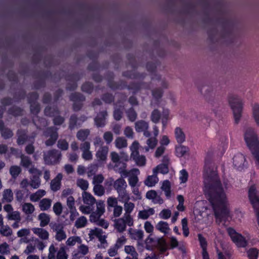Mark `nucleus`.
<instances>
[{"mask_svg":"<svg viewBox=\"0 0 259 259\" xmlns=\"http://www.w3.org/2000/svg\"><path fill=\"white\" fill-rule=\"evenodd\" d=\"M213 154L208 152L205 159L204 167V192L213 206L216 223L220 224L229 217V210L225 206L226 195L212 162Z\"/></svg>","mask_w":259,"mask_h":259,"instance_id":"1","label":"nucleus"},{"mask_svg":"<svg viewBox=\"0 0 259 259\" xmlns=\"http://www.w3.org/2000/svg\"><path fill=\"white\" fill-rule=\"evenodd\" d=\"M244 139L248 147L256 160L259 166V141L253 128L246 127L244 131Z\"/></svg>","mask_w":259,"mask_h":259,"instance_id":"2","label":"nucleus"},{"mask_svg":"<svg viewBox=\"0 0 259 259\" xmlns=\"http://www.w3.org/2000/svg\"><path fill=\"white\" fill-rule=\"evenodd\" d=\"M227 100L233 112L234 122L237 124L240 122L242 116V101L238 95L232 94L228 95Z\"/></svg>","mask_w":259,"mask_h":259,"instance_id":"3","label":"nucleus"},{"mask_svg":"<svg viewBox=\"0 0 259 259\" xmlns=\"http://www.w3.org/2000/svg\"><path fill=\"white\" fill-rule=\"evenodd\" d=\"M112 184L113 188L118 194L119 199H122L125 200L130 199V196L126 190L127 184L123 178L120 177L115 181H113L112 178H110L109 185L110 186Z\"/></svg>","mask_w":259,"mask_h":259,"instance_id":"4","label":"nucleus"},{"mask_svg":"<svg viewBox=\"0 0 259 259\" xmlns=\"http://www.w3.org/2000/svg\"><path fill=\"white\" fill-rule=\"evenodd\" d=\"M82 197L83 202L86 205H81L79 207V210L84 214H90L94 210L96 200L91 194L86 191L82 193Z\"/></svg>","mask_w":259,"mask_h":259,"instance_id":"5","label":"nucleus"},{"mask_svg":"<svg viewBox=\"0 0 259 259\" xmlns=\"http://www.w3.org/2000/svg\"><path fill=\"white\" fill-rule=\"evenodd\" d=\"M62 154L58 150L53 149L44 152L43 158L45 164L55 165L59 163L61 159Z\"/></svg>","mask_w":259,"mask_h":259,"instance_id":"6","label":"nucleus"},{"mask_svg":"<svg viewBox=\"0 0 259 259\" xmlns=\"http://www.w3.org/2000/svg\"><path fill=\"white\" fill-rule=\"evenodd\" d=\"M58 130L55 126H50L43 132V136L46 139L45 142L46 146H52L55 144L59 138Z\"/></svg>","mask_w":259,"mask_h":259,"instance_id":"7","label":"nucleus"},{"mask_svg":"<svg viewBox=\"0 0 259 259\" xmlns=\"http://www.w3.org/2000/svg\"><path fill=\"white\" fill-rule=\"evenodd\" d=\"M169 112L168 109H163L162 113L159 110L155 109L153 110L150 116L151 120L154 123H157L159 122L160 118H161V122L163 125V128H165L167 121L169 119Z\"/></svg>","mask_w":259,"mask_h":259,"instance_id":"8","label":"nucleus"},{"mask_svg":"<svg viewBox=\"0 0 259 259\" xmlns=\"http://www.w3.org/2000/svg\"><path fill=\"white\" fill-rule=\"evenodd\" d=\"M249 201L257 217L258 225L259 226V196L257 195V191L254 185L251 186L248 192Z\"/></svg>","mask_w":259,"mask_h":259,"instance_id":"9","label":"nucleus"},{"mask_svg":"<svg viewBox=\"0 0 259 259\" xmlns=\"http://www.w3.org/2000/svg\"><path fill=\"white\" fill-rule=\"evenodd\" d=\"M227 232L233 242L235 243L237 246L242 247L246 246L247 242L245 239L241 234L237 233L234 229L228 228L227 229Z\"/></svg>","mask_w":259,"mask_h":259,"instance_id":"10","label":"nucleus"},{"mask_svg":"<svg viewBox=\"0 0 259 259\" xmlns=\"http://www.w3.org/2000/svg\"><path fill=\"white\" fill-rule=\"evenodd\" d=\"M29 172L32 175L29 185L34 189L38 188L40 185V176L41 175V171L34 167H32L29 168Z\"/></svg>","mask_w":259,"mask_h":259,"instance_id":"11","label":"nucleus"},{"mask_svg":"<svg viewBox=\"0 0 259 259\" xmlns=\"http://www.w3.org/2000/svg\"><path fill=\"white\" fill-rule=\"evenodd\" d=\"M199 90L204 99L213 106L214 93L212 88L208 85H203L199 88Z\"/></svg>","mask_w":259,"mask_h":259,"instance_id":"12","label":"nucleus"},{"mask_svg":"<svg viewBox=\"0 0 259 259\" xmlns=\"http://www.w3.org/2000/svg\"><path fill=\"white\" fill-rule=\"evenodd\" d=\"M38 95L36 93H32L29 94L28 97V102L30 104V111L32 114H37L40 111V105L36 102Z\"/></svg>","mask_w":259,"mask_h":259,"instance_id":"13","label":"nucleus"},{"mask_svg":"<svg viewBox=\"0 0 259 259\" xmlns=\"http://www.w3.org/2000/svg\"><path fill=\"white\" fill-rule=\"evenodd\" d=\"M70 100L74 102L73 109L75 111H78L81 109L82 107V104L80 102L85 100V97L79 93H74L70 96Z\"/></svg>","mask_w":259,"mask_h":259,"instance_id":"14","label":"nucleus"},{"mask_svg":"<svg viewBox=\"0 0 259 259\" xmlns=\"http://www.w3.org/2000/svg\"><path fill=\"white\" fill-rule=\"evenodd\" d=\"M108 116L107 111L103 110L99 112L94 118L95 124L97 127H103L106 124V118Z\"/></svg>","mask_w":259,"mask_h":259,"instance_id":"15","label":"nucleus"},{"mask_svg":"<svg viewBox=\"0 0 259 259\" xmlns=\"http://www.w3.org/2000/svg\"><path fill=\"white\" fill-rule=\"evenodd\" d=\"M233 159V165L238 169H242L247 165L245 157L242 154H237Z\"/></svg>","mask_w":259,"mask_h":259,"instance_id":"16","label":"nucleus"},{"mask_svg":"<svg viewBox=\"0 0 259 259\" xmlns=\"http://www.w3.org/2000/svg\"><path fill=\"white\" fill-rule=\"evenodd\" d=\"M109 147L107 146L101 145L96 153L98 161H105L107 159Z\"/></svg>","mask_w":259,"mask_h":259,"instance_id":"17","label":"nucleus"},{"mask_svg":"<svg viewBox=\"0 0 259 259\" xmlns=\"http://www.w3.org/2000/svg\"><path fill=\"white\" fill-rule=\"evenodd\" d=\"M17 143L19 145H23L29 138L27 136V132L24 130H18L17 132Z\"/></svg>","mask_w":259,"mask_h":259,"instance_id":"18","label":"nucleus"},{"mask_svg":"<svg viewBox=\"0 0 259 259\" xmlns=\"http://www.w3.org/2000/svg\"><path fill=\"white\" fill-rule=\"evenodd\" d=\"M63 176L61 174H58L57 176L51 181V189L52 191L56 192L60 189L61 181Z\"/></svg>","mask_w":259,"mask_h":259,"instance_id":"19","label":"nucleus"},{"mask_svg":"<svg viewBox=\"0 0 259 259\" xmlns=\"http://www.w3.org/2000/svg\"><path fill=\"white\" fill-rule=\"evenodd\" d=\"M81 126V122L79 121L78 117L75 114H72L69 119L68 128L73 130Z\"/></svg>","mask_w":259,"mask_h":259,"instance_id":"20","label":"nucleus"},{"mask_svg":"<svg viewBox=\"0 0 259 259\" xmlns=\"http://www.w3.org/2000/svg\"><path fill=\"white\" fill-rule=\"evenodd\" d=\"M135 130L138 133H141L149 128V123L143 120H140L135 123Z\"/></svg>","mask_w":259,"mask_h":259,"instance_id":"21","label":"nucleus"},{"mask_svg":"<svg viewBox=\"0 0 259 259\" xmlns=\"http://www.w3.org/2000/svg\"><path fill=\"white\" fill-rule=\"evenodd\" d=\"M33 232L42 240H47L49 238V233L42 228H34L32 229Z\"/></svg>","mask_w":259,"mask_h":259,"instance_id":"22","label":"nucleus"},{"mask_svg":"<svg viewBox=\"0 0 259 259\" xmlns=\"http://www.w3.org/2000/svg\"><path fill=\"white\" fill-rule=\"evenodd\" d=\"M13 200V193L11 189H5L3 192L2 202L3 203H10Z\"/></svg>","mask_w":259,"mask_h":259,"instance_id":"23","label":"nucleus"},{"mask_svg":"<svg viewBox=\"0 0 259 259\" xmlns=\"http://www.w3.org/2000/svg\"><path fill=\"white\" fill-rule=\"evenodd\" d=\"M114 222V228L118 232L122 233L125 230L126 226L122 218L115 219Z\"/></svg>","mask_w":259,"mask_h":259,"instance_id":"24","label":"nucleus"},{"mask_svg":"<svg viewBox=\"0 0 259 259\" xmlns=\"http://www.w3.org/2000/svg\"><path fill=\"white\" fill-rule=\"evenodd\" d=\"M90 133V130L88 128L80 129L77 132L76 136L78 140L86 141Z\"/></svg>","mask_w":259,"mask_h":259,"instance_id":"25","label":"nucleus"},{"mask_svg":"<svg viewBox=\"0 0 259 259\" xmlns=\"http://www.w3.org/2000/svg\"><path fill=\"white\" fill-rule=\"evenodd\" d=\"M45 115L49 117H55L60 114V111L55 107L47 106L44 110Z\"/></svg>","mask_w":259,"mask_h":259,"instance_id":"26","label":"nucleus"},{"mask_svg":"<svg viewBox=\"0 0 259 259\" xmlns=\"http://www.w3.org/2000/svg\"><path fill=\"white\" fill-rule=\"evenodd\" d=\"M175 135L176 139L179 144H182L185 141V135L181 128L176 127L175 130Z\"/></svg>","mask_w":259,"mask_h":259,"instance_id":"27","label":"nucleus"},{"mask_svg":"<svg viewBox=\"0 0 259 259\" xmlns=\"http://www.w3.org/2000/svg\"><path fill=\"white\" fill-rule=\"evenodd\" d=\"M129 200L130 199H128L127 200H125L122 199H119L120 201L124 203V210L125 211V213L124 214H131V213L135 208L134 203L132 202H129Z\"/></svg>","mask_w":259,"mask_h":259,"instance_id":"28","label":"nucleus"},{"mask_svg":"<svg viewBox=\"0 0 259 259\" xmlns=\"http://www.w3.org/2000/svg\"><path fill=\"white\" fill-rule=\"evenodd\" d=\"M38 220L40 221V226L44 227L49 224L50 221V215L45 212L40 213L38 216Z\"/></svg>","mask_w":259,"mask_h":259,"instance_id":"29","label":"nucleus"},{"mask_svg":"<svg viewBox=\"0 0 259 259\" xmlns=\"http://www.w3.org/2000/svg\"><path fill=\"white\" fill-rule=\"evenodd\" d=\"M33 121L37 129L41 130L48 125V122L46 119L39 117L37 116L33 119Z\"/></svg>","mask_w":259,"mask_h":259,"instance_id":"30","label":"nucleus"},{"mask_svg":"<svg viewBox=\"0 0 259 259\" xmlns=\"http://www.w3.org/2000/svg\"><path fill=\"white\" fill-rule=\"evenodd\" d=\"M52 204V200L49 198H44L39 201V207L41 210H48Z\"/></svg>","mask_w":259,"mask_h":259,"instance_id":"31","label":"nucleus"},{"mask_svg":"<svg viewBox=\"0 0 259 259\" xmlns=\"http://www.w3.org/2000/svg\"><path fill=\"white\" fill-rule=\"evenodd\" d=\"M158 182V178L157 175L153 174L152 176H149L145 180L144 183L148 187L154 186Z\"/></svg>","mask_w":259,"mask_h":259,"instance_id":"32","label":"nucleus"},{"mask_svg":"<svg viewBox=\"0 0 259 259\" xmlns=\"http://www.w3.org/2000/svg\"><path fill=\"white\" fill-rule=\"evenodd\" d=\"M158 171L162 174H167L169 171L167 164L165 163H162L157 165L155 168L153 169V174L157 175Z\"/></svg>","mask_w":259,"mask_h":259,"instance_id":"33","label":"nucleus"},{"mask_svg":"<svg viewBox=\"0 0 259 259\" xmlns=\"http://www.w3.org/2000/svg\"><path fill=\"white\" fill-rule=\"evenodd\" d=\"M130 148L132 151L131 157L134 160L140 156L139 152L138 151L139 143L137 141L134 142Z\"/></svg>","mask_w":259,"mask_h":259,"instance_id":"34","label":"nucleus"},{"mask_svg":"<svg viewBox=\"0 0 259 259\" xmlns=\"http://www.w3.org/2000/svg\"><path fill=\"white\" fill-rule=\"evenodd\" d=\"M46 191L44 190H38L35 193L32 194L30 196V199L31 201L36 202L38 201L42 197L45 195Z\"/></svg>","mask_w":259,"mask_h":259,"instance_id":"35","label":"nucleus"},{"mask_svg":"<svg viewBox=\"0 0 259 259\" xmlns=\"http://www.w3.org/2000/svg\"><path fill=\"white\" fill-rule=\"evenodd\" d=\"M154 213L153 208H150L148 210H141L139 212V218L143 220L147 219L150 215H153Z\"/></svg>","mask_w":259,"mask_h":259,"instance_id":"36","label":"nucleus"},{"mask_svg":"<svg viewBox=\"0 0 259 259\" xmlns=\"http://www.w3.org/2000/svg\"><path fill=\"white\" fill-rule=\"evenodd\" d=\"M252 115L256 125L259 126V104L257 103L252 105Z\"/></svg>","mask_w":259,"mask_h":259,"instance_id":"37","label":"nucleus"},{"mask_svg":"<svg viewBox=\"0 0 259 259\" xmlns=\"http://www.w3.org/2000/svg\"><path fill=\"white\" fill-rule=\"evenodd\" d=\"M115 146L118 149H121L127 147V141L123 138L121 137H117L115 141Z\"/></svg>","mask_w":259,"mask_h":259,"instance_id":"38","label":"nucleus"},{"mask_svg":"<svg viewBox=\"0 0 259 259\" xmlns=\"http://www.w3.org/2000/svg\"><path fill=\"white\" fill-rule=\"evenodd\" d=\"M21 158V165L25 168H28L32 165V161L29 157L22 154L20 156Z\"/></svg>","mask_w":259,"mask_h":259,"instance_id":"39","label":"nucleus"},{"mask_svg":"<svg viewBox=\"0 0 259 259\" xmlns=\"http://www.w3.org/2000/svg\"><path fill=\"white\" fill-rule=\"evenodd\" d=\"M155 227L158 230L164 234H166L169 230L168 224L163 221L159 222Z\"/></svg>","mask_w":259,"mask_h":259,"instance_id":"40","label":"nucleus"},{"mask_svg":"<svg viewBox=\"0 0 259 259\" xmlns=\"http://www.w3.org/2000/svg\"><path fill=\"white\" fill-rule=\"evenodd\" d=\"M161 189L164 191L165 196L169 198L170 197V183L168 180L163 181Z\"/></svg>","mask_w":259,"mask_h":259,"instance_id":"41","label":"nucleus"},{"mask_svg":"<svg viewBox=\"0 0 259 259\" xmlns=\"http://www.w3.org/2000/svg\"><path fill=\"white\" fill-rule=\"evenodd\" d=\"M110 157L111 161L115 163L114 168L117 167L119 165L122 164V162L120 161V157L118 154L116 152H111L110 153Z\"/></svg>","mask_w":259,"mask_h":259,"instance_id":"42","label":"nucleus"},{"mask_svg":"<svg viewBox=\"0 0 259 259\" xmlns=\"http://www.w3.org/2000/svg\"><path fill=\"white\" fill-rule=\"evenodd\" d=\"M103 234L102 229L96 228L94 229H91L89 233V238L90 240H93L95 237L98 238Z\"/></svg>","mask_w":259,"mask_h":259,"instance_id":"43","label":"nucleus"},{"mask_svg":"<svg viewBox=\"0 0 259 259\" xmlns=\"http://www.w3.org/2000/svg\"><path fill=\"white\" fill-rule=\"evenodd\" d=\"M132 229H130L129 232L132 239L137 240H141L143 238V232L142 230H136L131 232Z\"/></svg>","mask_w":259,"mask_h":259,"instance_id":"44","label":"nucleus"},{"mask_svg":"<svg viewBox=\"0 0 259 259\" xmlns=\"http://www.w3.org/2000/svg\"><path fill=\"white\" fill-rule=\"evenodd\" d=\"M22 210L26 214H32L34 210V206L30 203H25L22 205Z\"/></svg>","mask_w":259,"mask_h":259,"instance_id":"45","label":"nucleus"},{"mask_svg":"<svg viewBox=\"0 0 259 259\" xmlns=\"http://www.w3.org/2000/svg\"><path fill=\"white\" fill-rule=\"evenodd\" d=\"M126 114L129 120L132 122L135 121L137 118V113L133 107L127 109L126 111Z\"/></svg>","mask_w":259,"mask_h":259,"instance_id":"46","label":"nucleus"},{"mask_svg":"<svg viewBox=\"0 0 259 259\" xmlns=\"http://www.w3.org/2000/svg\"><path fill=\"white\" fill-rule=\"evenodd\" d=\"M21 172V168L17 165L11 166L10 168V174L13 179H16Z\"/></svg>","mask_w":259,"mask_h":259,"instance_id":"47","label":"nucleus"},{"mask_svg":"<svg viewBox=\"0 0 259 259\" xmlns=\"http://www.w3.org/2000/svg\"><path fill=\"white\" fill-rule=\"evenodd\" d=\"M93 192L96 195L102 196L105 193V189L102 185H96L94 186Z\"/></svg>","mask_w":259,"mask_h":259,"instance_id":"48","label":"nucleus"},{"mask_svg":"<svg viewBox=\"0 0 259 259\" xmlns=\"http://www.w3.org/2000/svg\"><path fill=\"white\" fill-rule=\"evenodd\" d=\"M156 242V245L161 252H164L167 250L166 242L163 238L157 239Z\"/></svg>","mask_w":259,"mask_h":259,"instance_id":"49","label":"nucleus"},{"mask_svg":"<svg viewBox=\"0 0 259 259\" xmlns=\"http://www.w3.org/2000/svg\"><path fill=\"white\" fill-rule=\"evenodd\" d=\"M158 141L155 137H151L149 138L146 142L148 147H145L146 151H148L149 148L154 149L157 144Z\"/></svg>","mask_w":259,"mask_h":259,"instance_id":"50","label":"nucleus"},{"mask_svg":"<svg viewBox=\"0 0 259 259\" xmlns=\"http://www.w3.org/2000/svg\"><path fill=\"white\" fill-rule=\"evenodd\" d=\"M82 242L81 238L78 236H72L69 237L66 242L67 245L73 246L76 243L81 244Z\"/></svg>","mask_w":259,"mask_h":259,"instance_id":"51","label":"nucleus"},{"mask_svg":"<svg viewBox=\"0 0 259 259\" xmlns=\"http://www.w3.org/2000/svg\"><path fill=\"white\" fill-rule=\"evenodd\" d=\"M87 224V220L84 216H81L78 218L75 221L74 226L77 228H81L86 226Z\"/></svg>","mask_w":259,"mask_h":259,"instance_id":"52","label":"nucleus"},{"mask_svg":"<svg viewBox=\"0 0 259 259\" xmlns=\"http://www.w3.org/2000/svg\"><path fill=\"white\" fill-rule=\"evenodd\" d=\"M189 148L183 145H179L176 148L177 155L179 157H182L188 151Z\"/></svg>","mask_w":259,"mask_h":259,"instance_id":"53","label":"nucleus"},{"mask_svg":"<svg viewBox=\"0 0 259 259\" xmlns=\"http://www.w3.org/2000/svg\"><path fill=\"white\" fill-rule=\"evenodd\" d=\"M152 80H157L161 81L160 85L163 89H167L168 87L167 82L164 79H161V76L157 74H153L152 76Z\"/></svg>","mask_w":259,"mask_h":259,"instance_id":"54","label":"nucleus"},{"mask_svg":"<svg viewBox=\"0 0 259 259\" xmlns=\"http://www.w3.org/2000/svg\"><path fill=\"white\" fill-rule=\"evenodd\" d=\"M58 251V248L54 244L51 245L49 249L48 259H56Z\"/></svg>","mask_w":259,"mask_h":259,"instance_id":"55","label":"nucleus"},{"mask_svg":"<svg viewBox=\"0 0 259 259\" xmlns=\"http://www.w3.org/2000/svg\"><path fill=\"white\" fill-rule=\"evenodd\" d=\"M76 184L77 186L80 187L84 191L87 190L89 187V183L88 181L83 179H77Z\"/></svg>","mask_w":259,"mask_h":259,"instance_id":"56","label":"nucleus"},{"mask_svg":"<svg viewBox=\"0 0 259 259\" xmlns=\"http://www.w3.org/2000/svg\"><path fill=\"white\" fill-rule=\"evenodd\" d=\"M23 110L19 107L13 106L11 107L9 110L8 112L10 114L13 116H20L22 114Z\"/></svg>","mask_w":259,"mask_h":259,"instance_id":"57","label":"nucleus"},{"mask_svg":"<svg viewBox=\"0 0 259 259\" xmlns=\"http://www.w3.org/2000/svg\"><path fill=\"white\" fill-rule=\"evenodd\" d=\"M7 218L10 220H15L17 222H20L21 220L20 213L19 211H15L9 213L8 214Z\"/></svg>","mask_w":259,"mask_h":259,"instance_id":"58","label":"nucleus"},{"mask_svg":"<svg viewBox=\"0 0 259 259\" xmlns=\"http://www.w3.org/2000/svg\"><path fill=\"white\" fill-rule=\"evenodd\" d=\"M247 253L249 259H257L258 255V251L256 248H252L247 251Z\"/></svg>","mask_w":259,"mask_h":259,"instance_id":"59","label":"nucleus"},{"mask_svg":"<svg viewBox=\"0 0 259 259\" xmlns=\"http://www.w3.org/2000/svg\"><path fill=\"white\" fill-rule=\"evenodd\" d=\"M68 255L67 254L65 248L61 247L58 250L56 259H67Z\"/></svg>","mask_w":259,"mask_h":259,"instance_id":"60","label":"nucleus"},{"mask_svg":"<svg viewBox=\"0 0 259 259\" xmlns=\"http://www.w3.org/2000/svg\"><path fill=\"white\" fill-rule=\"evenodd\" d=\"M1 135L4 139H8L13 137V133L10 128L5 127L1 131Z\"/></svg>","mask_w":259,"mask_h":259,"instance_id":"61","label":"nucleus"},{"mask_svg":"<svg viewBox=\"0 0 259 259\" xmlns=\"http://www.w3.org/2000/svg\"><path fill=\"white\" fill-rule=\"evenodd\" d=\"M123 115V108L121 109L120 108H115L113 112V117L114 118L117 120H120L122 117Z\"/></svg>","mask_w":259,"mask_h":259,"instance_id":"62","label":"nucleus"},{"mask_svg":"<svg viewBox=\"0 0 259 259\" xmlns=\"http://www.w3.org/2000/svg\"><path fill=\"white\" fill-rule=\"evenodd\" d=\"M97 210L96 211L102 215L105 212V204L102 200H99L96 203Z\"/></svg>","mask_w":259,"mask_h":259,"instance_id":"63","label":"nucleus"},{"mask_svg":"<svg viewBox=\"0 0 259 259\" xmlns=\"http://www.w3.org/2000/svg\"><path fill=\"white\" fill-rule=\"evenodd\" d=\"M57 147L62 150H67L69 147V144L65 140H59L57 142Z\"/></svg>","mask_w":259,"mask_h":259,"instance_id":"64","label":"nucleus"}]
</instances>
